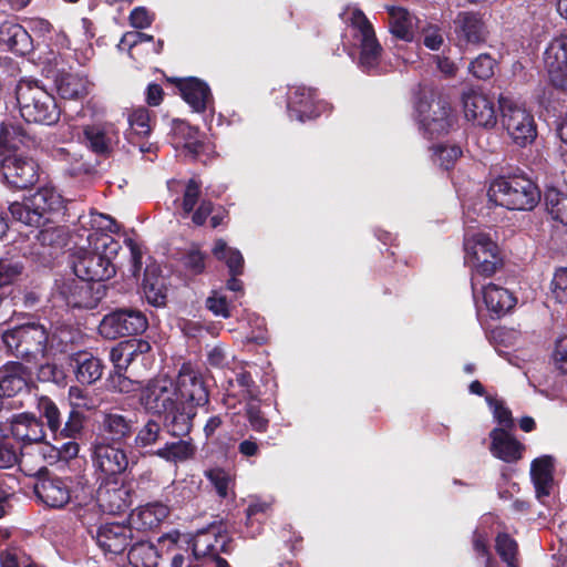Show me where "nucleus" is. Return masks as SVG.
I'll return each instance as SVG.
<instances>
[{"instance_id":"obj_1","label":"nucleus","mask_w":567,"mask_h":567,"mask_svg":"<svg viewBox=\"0 0 567 567\" xmlns=\"http://www.w3.org/2000/svg\"><path fill=\"white\" fill-rule=\"evenodd\" d=\"M89 245L87 249H80L73 256L75 276L94 284L111 279L116 274L114 259L122 248L120 241L112 235H101Z\"/></svg>"},{"instance_id":"obj_2","label":"nucleus","mask_w":567,"mask_h":567,"mask_svg":"<svg viewBox=\"0 0 567 567\" xmlns=\"http://www.w3.org/2000/svg\"><path fill=\"white\" fill-rule=\"evenodd\" d=\"M414 110L419 131L427 140L447 135L457 123L450 101L433 90H420Z\"/></svg>"},{"instance_id":"obj_3","label":"nucleus","mask_w":567,"mask_h":567,"mask_svg":"<svg viewBox=\"0 0 567 567\" xmlns=\"http://www.w3.org/2000/svg\"><path fill=\"white\" fill-rule=\"evenodd\" d=\"M487 196L495 205L508 210H532L540 200V190L525 174H509L495 178Z\"/></svg>"},{"instance_id":"obj_4","label":"nucleus","mask_w":567,"mask_h":567,"mask_svg":"<svg viewBox=\"0 0 567 567\" xmlns=\"http://www.w3.org/2000/svg\"><path fill=\"white\" fill-rule=\"evenodd\" d=\"M21 116L29 123L48 126L59 122L61 107L51 93L38 80L23 78L16 89Z\"/></svg>"},{"instance_id":"obj_5","label":"nucleus","mask_w":567,"mask_h":567,"mask_svg":"<svg viewBox=\"0 0 567 567\" xmlns=\"http://www.w3.org/2000/svg\"><path fill=\"white\" fill-rule=\"evenodd\" d=\"M63 208L62 195L51 186L40 187L23 202L10 204L12 218L27 226L41 227L52 220V215Z\"/></svg>"},{"instance_id":"obj_6","label":"nucleus","mask_w":567,"mask_h":567,"mask_svg":"<svg viewBox=\"0 0 567 567\" xmlns=\"http://www.w3.org/2000/svg\"><path fill=\"white\" fill-rule=\"evenodd\" d=\"M2 342L16 358L28 363L37 362L47 353L49 330L39 322L24 323L6 330Z\"/></svg>"},{"instance_id":"obj_7","label":"nucleus","mask_w":567,"mask_h":567,"mask_svg":"<svg viewBox=\"0 0 567 567\" xmlns=\"http://www.w3.org/2000/svg\"><path fill=\"white\" fill-rule=\"evenodd\" d=\"M464 262L472 270L471 288L476 295V276L492 277L503 266V258L495 241L485 234H477L464 243Z\"/></svg>"},{"instance_id":"obj_8","label":"nucleus","mask_w":567,"mask_h":567,"mask_svg":"<svg viewBox=\"0 0 567 567\" xmlns=\"http://www.w3.org/2000/svg\"><path fill=\"white\" fill-rule=\"evenodd\" d=\"M350 25L357 31L353 38L359 48L358 68L369 75L380 74L383 48L372 23L361 9L355 8L351 13Z\"/></svg>"},{"instance_id":"obj_9","label":"nucleus","mask_w":567,"mask_h":567,"mask_svg":"<svg viewBox=\"0 0 567 567\" xmlns=\"http://www.w3.org/2000/svg\"><path fill=\"white\" fill-rule=\"evenodd\" d=\"M148 327L144 312L132 307L116 308L106 313L99 327V333L109 340L142 334Z\"/></svg>"},{"instance_id":"obj_10","label":"nucleus","mask_w":567,"mask_h":567,"mask_svg":"<svg viewBox=\"0 0 567 567\" xmlns=\"http://www.w3.org/2000/svg\"><path fill=\"white\" fill-rule=\"evenodd\" d=\"M231 538L223 520L213 522L206 528L199 529L193 540L192 551L196 558L210 557L216 567H230L219 554L230 553Z\"/></svg>"},{"instance_id":"obj_11","label":"nucleus","mask_w":567,"mask_h":567,"mask_svg":"<svg viewBox=\"0 0 567 567\" xmlns=\"http://www.w3.org/2000/svg\"><path fill=\"white\" fill-rule=\"evenodd\" d=\"M0 178L12 190L31 188L39 181V164L30 156L8 154L0 159Z\"/></svg>"},{"instance_id":"obj_12","label":"nucleus","mask_w":567,"mask_h":567,"mask_svg":"<svg viewBox=\"0 0 567 567\" xmlns=\"http://www.w3.org/2000/svg\"><path fill=\"white\" fill-rule=\"evenodd\" d=\"M33 485L37 501L50 509H63L72 501V480L50 474L47 467L38 472Z\"/></svg>"},{"instance_id":"obj_13","label":"nucleus","mask_w":567,"mask_h":567,"mask_svg":"<svg viewBox=\"0 0 567 567\" xmlns=\"http://www.w3.org/2000/svg\"><path fill=\"white\" fill-rule=\"evenodd\" d=\"M135 431L136 417L134 415L110 409L100 413L95 441L115 445H128Z\"/></svg>"},{"instance_id":"obj_14","label":"nucleus","mask_w":567,"mask_h":567,"mask_svg":"<svg viewBox=\"0 0 567 567\" xmlns=\"http://www.w3.org/2000/svg\"><path fill=\"white\" fill-rule=\"evenodd\" d=\"M176 401L194 408L209 403V391L202 372L190 361L179 368L175 383Z\"/></svg>"},{"instance_id":"obj_15","label":"nucleus","mask_w":567,"mask_h":567,"mask_svg":"<svg viewBox=\"0 0 567 567\" xmlns=\"http://www.w3.org/2000/svg\"><path fill=\"white\" fill-rule=\"evenodd\" d=\"M502 111V124L513 142L525 147L532 144L537 136L534 116L525 109L499 100Z\"/></svg>"},{"instance_id":"obj_16","label":"nucleus","mask_w":567,"mask_h":567,"mask_svg":"<svg viewBox=\"0 0 567 567\" xmlns=\"http://www.w3.org/2000/svg\"><path fill=\"white\" fill-rule=\"evenodd\" d=\"M32 375V370L21 361H8L0 367V411L9 399L30 394Z\"/></svg>"},{"instance_id":"obj_17","label":"nucleus","mask_w":567,"mask_h":567,"mask_svg":"<svg viewBox=\"0 0 567 567\" xmlns=\"http://www.w3.org/2000/svg\"><path fill=\"white\" fill-rule=\"evenodd\" d=\"M59 296L71 308L94 309L105 296V286L85 279H66L58 287Z\"/></svg>"},{"instance_id":"obj_18","label":"nucleus","mask_w":567,"mask_h":567,"mask_svg":"<svg viewBox=\"0 0 567 567\" xmlns=\"http://www.w3.org/2000/svg\"><path fill=\"white\" fill-rule=\"evenodd\" d=\"M81 143L95 156L109 158L120 143V131L110 122L86 124L82 126Z\"/></svg>"},{"instance_id":"obj_19","label":"nucleus","mask_w":567,"mask_h":567,"mask_svg":"<svg viewBox=\"0 0 567 567\" xmlns=\"http://www.w3.org/2000/svg\"><path fill=\"white\" fill-rule=\"evenodd\" d=\"M464 115L474 125L492 128L497 123V113L493 100L485 93L468 90L462 95Z\"/></svg>"},{"instance_id":"obj_20","label":"nucleus","mask_w":567,"mask_h":567,"mask_svg":"<svg viewBox=\"0 0 567 567\" xmlns=\"http://www.w3.org/2000/svg\"><path fill=\"white\" fill-rule=\"evenodd\" d=\"M544 61L550 84L567 93V35L555 37L547 45Z\"/></svg>"},{"instance_id":"obj_21","label":"nucleus","mask_w":567,"mask_h":567,"mask_svg":"<svg viewBox=\"0 0 567 567\" xmlns=\"http://www.w3.org/2000/svg\"><path fill=\"white\" fill-rule=\"evenodd\" d=\"M322 111L317 90L302 85L292 86L288 92L287 112L291 120L306 122L320 116Z\"/></svg>"},{"instance_id":"obj_22","label":"nucleus","mask_w":567,"mask_h":567,"mask_svg":"<svg viewBox=\"0 0 567 567\" xmlns=\"http://www.w3.org/2000/svg\"><path fill=\"white\" fill-rule=\"evenodd\" d=\"M124 446L95 441L93 446L95 467L105 476H116L124 473L128 466Z\"/></svg>"},{"instance_id":"obj_23","label":"nucleus","mask_w":567,"mask_h":567,"mask_svg":"<svg viewBox=\"0 0 567 567\" xmlns=\"http://www.w3.org/2000/svg\"><path fill=\"white\" fill-rule=\"evenodd\" d=\"M166 81L176 86L182 99L196 113L205 112L213 102L209 85L198 78H166Z\"/></svg>"},{"instance_id":"obj_24","label":"nucleus","mask_w":567,"mask_h":567,"mask_svg":"<svg viewBox=\"0 0 567 567\" xmlns=\"http://www.w3.org/2000/svg\"><path fill=\"white\" fill-rule=\"evenodd\" d=\"M135 539L130 525L109 523L101 525L96 530V543L104 553L120 555L132 546Z\"/></svg>"},{"instance_id":"obj_25","label":"nucleus","mask_w":567,"mask_h":567,"mask_svg":"<svg viewBox=\"0 0 567 567\" xmlns=\"http://www.w3.org/2000/svg\"><path fill=\"white\" fill-rule=\"evenodd\" d=\"M454 31L460 42L481 44L486 41L487 29L480 13L461 11L454 19Z\"/></svg>"},{"instance_id":"obj_26","label":"nucleus","mask_w":567,"mask_h":567,"mask_svg":"<svg viewBox=\"0 0 567 567\" xmlns=\"http://www.w3.org/2000/svg\"><path fill=\"white\" fill-rule=\"evenodd\" d=\"M492 455L505 463H516L523 457L525 445L506 429L494 427L489 433Z\"/></svg>"},{"instance_id":"obj_27","label":"nucleus","mask_w":567,"mask_h":567,"mask_svg":"<svg viewBox=\"0 0 567 567\" xmlns=\"http://www.w3.org/2000/svg\"><path fill=\"white\" fill-rule=\"evenodd\" d=\"M168 514L169 509L165 504L161 502L147 503L132 511L128 525L140 533L151 532L159 527Z\"/></svg>"},{"instance_id":"obj_28","label":"nucleus","mask_w":567,"mask_h":567,"mask_svg":"<svg viewBox=\"0 0 567 567\" xmlns=\"http://www.w3.org/2000/svg\"><path fill=\"white\" fill-rule=\"evenodd\" d=\"M10 430L16 440L25 444L40 443L45 437L43 421L30 412L14 414Z\"/></svg>"},{"instance_id":"obj_29","label":"nucleus","mask_w":567,"mask_h":567,"mask_svg":"<svg viewBox=\"0 0 567 567\" xmlns=\"http://www.w3.org/2000/svg\"><path fill=\"white\" fill-rule=\"evenodd\" d=\"M196 408L176 401L165 413L163 426L174 437L187 436L193 429Z\"/></svg>"},{"instance_id":"obj_30","label":"nucleus","mask_w":567,"mask_h":567,"mask_svg":"<svg viewBox=\"0 0 567 567\" xmlns=\"http://www.w3.org/2000/svg\"><path fill=\"white\" fill-rule=\"evenodd\" d=\"M133 491L122 484L120 486L99 488V513L120 515L132 505Z\"/></svg>"},{"instance_id":"obj_31","label":"nucleus","mask_w":567,"mask_h":567,"mask_svg":"<svg viewBox=\"0 0 567 567\" xmlns=\"http://www.w3.org/2000/svg\"><path fill=\"white\" fill-rule=\"evenodd\" d=\"M53 158L62 164L64 175L72 178L91 176L96 172V165L85 159L83 154L66 147L53 151Z\"/></svg>"},{"instance_id":"obj_32","label":"nucleus","mask_w":567,"mask_h":567,"mask_svg":"<svg viewBox=\"0 0 567 567\" xmlns=\"http://www.w3.org/2000/svg\"><path fill=\"white\" fill-rule=\"evenodd\" d=\"M555 458L551 455H542L530 463V478L535 487L536 497H548L554 483Z\"/></svg>"},{"instance_id":"obj_33","label":"nucleus","mask_w":567,"mask_h":567,"mask_svg":"<svg viewBox=\"0 0 567 567\" xmlns=\"http://www.w3.org/2000/svg\"><path fill=\"white\" fill-rule=\"evenodd\" d=\"M0 43L17 54L24 56L33 50V41L29 32L19 23L4 21L0 25Z\"/></svg>"},{"instance_id":"obj_34","label":"nucleus","mask_w":567,"mask_h":567,"mask_svg":"<svg viewBox=\"0 0 567 567\" xmlns=\"http://www.w3.org/2000/svg\"><path fill=\"white\" fill-rule=\"evenodd\" d=\"M75 379L83 385H91L103 375L104 365L102 360L91 352L80 351L71 357Z\"/></svg>"},{"instance_id":"obj_35","label":"nucleus","mask_w":567,"mask_h":567,"mask_svg":"<svg viewBox=\"0 0 567 567\" xmlns=\"http://www.w3.org/2000/svg\"><path fill=\"white\" fill-rule=\"evenodd\" d=\"M73 511L82 524H91L99 519V495L95 497L91 486L72 489Z\"/></svg>"},{"instance_id":"obj_36","label":"nucleus","mask_w":567,"mask_h":567,"mask_svg":"<svg viewBox=\"0 0 567 567\" xmlns=\"http://www.w3.org/2000/svg\"><path fill=\"white\" fill-rule=\"evenodd\" d=\"M64 419L60 420L56 434H52L56 443L64 439H83L85 435L86 415L74 406H64Z\"/></svg>"},{"instance_id":"obj_37","label":"nucleus","mask_w":567,"mask_h":567,"mask_svg":"<svg viewBox=\"0 0 567 567\" xmlns=\"http://www.w3.org/2000/svg\"><path fill=\"white\" fill-rule=\"evenodd\" d=\"M483 299L487 310L497 318L511 311L517 301L509 290L495 284H488L483 288Z\"/></svg>"},{"instance_id":"obj_38","label":"nucleus","mask_w":567,"mask_h":567,"mask_svg":"<svg viewBox=\"0 0 567 567\" xmlns=\"http://www.w3.org/2000/svg\"><path fill=\"white\" fill-rule=\"evenodd\" d=\"M58 94L63 100H80L89 94V80L80 74L60 72L55 78Z\"/></svg>"},{"instance_id":"obj_39","label":"nucleus","mask_w":567,"mask_h":567,"mask_svg":"<svg viewBox=\"0 0 567 567\" xmlns=\"http://www.w3.org/2000/svg\"><path fill=\"white\" fill-rule=\"evenodd\" d=\"M143 292L148 303L158 307L166 303L165 278L159 274L158 268L146 267L142 281Z\"/></svg>"},{"instance_id":"obj_40","label":"nucleus","mask_w":567,"mask_h":567,"mask_svg":"<svg viewBox=\"0 0 567 567\" xmlns=\"http://www.w3.org/2000/svg\"><path fill=\"white\" fill-rule=\"evenodd\" d=\"M179 440L174 442H165L162 447L154 451V454L162 460L171 463H184L192 460L196 455V446L192 439Z\"/></svg>"},{"instance_id":"obj_41","label":"nucleus","mask_w":567,"mask_h":567,"mask_svg":"<svg viewBox=\"0 0 567 567\" xmlns=\"http://www.w3.org/2000/svg\"><path fill=\"white\" fill-rule=\"evenodd\" d=\"M389 13V29L392 35L405 42H412L414 39L413 21L415 19L406 9L402 7H392Z\"/></svg>"},{"instance_id":"obj_42","label":"nucleus","mask_w":567,"mask_h":567,"mask_svg":"<svg viewBox=\"0 0 567 567\" xmlns=\"http://www.w3.org/2000/svg\"><path fill=\"white\" fill-rule=\"evenodd\" d=\"M131 567H158L155 545L144 537H136L127 554Z\"/></svg>"},{"instance_id":"obj_43","label":"nucleus","mask_w":567,"mask_h":567,"mask_svg":"<svg viewBox=\"0 0 567 567\" xmlns=\"http://www.w3.org/2000/svg\"><path fill=\"white\" fill-rule=\"evenodd\" d=\"M31 140L21 125L2 122L0 124V157L6 156V152L17 151L21 145L29 146Z\"/></svg>"},{"instance_id":"obj_44","label":"nucleus","mask_w":567,"mask_h":567,"mask_svg":"<svg viewBox=\"0 0 567 567\" xmlns=\"http://www.w3.org/2000/svg\"><path fill=\"white\" fill-rule=\"evenodd\" d=\"M31 140L21 125L2 122L0 124V157L6 156V152L17 151L21 145L29 146Z\"/></svg>"},{"instance_id":"obj_45","label":"nucleus","mask_w":567,"mask_h":567,"mask_svg":"<svg viewBox=\"0 0 567 567\" xmlns=\"http://www.w3.org/2000/svg\"><path fill=\"white\" fill-rule=\"evenodd\" d=\"M80 223L82 226H89L92 230L87 236L89 244L101 235H111L117 233L120 229L114 218L96 210H91L87 217H80Z\"/></svg>"},{"instance_id":"obj_46","label":"nucleus","mask_w":567,"mask_h":567,"mask_svg":"<svg viewBox=\"0 0 567 567\" xmlns=\"http://www.w3.org/2000/svg\"><path fill=\"white\" fill-rule=\"evenodd\" d=\"M212 254L217 260L226 264L229 274H244L245 259L241 252L228 246L223 238L215 240Z\"/></svg>"},{"instance_id":"obj_47","label":"nucleus","mask_w":567,"mask_h":567,"mask_svg":"<svg viewBox=\"0 0 567 567\" xmlns=\"http://www.w3.org/2000/svg\"><path fill=\"white\" fill-rule=\"evenodd\" d=\"M162 424L154 417H148L141 427H136L132 437L137 450H146L157 445L163 440Z\"/></svg>"},{"instance_id":"obj_48","label":"nucleus","mask_w":567,"mask_h":567,"mask_svg":"<svg viewBox=\"0 0 567 567\" xmlns=\"http://www.w3.org/2000/svg\"><path fill=\"white\" fill-rule=\"evenodd\" d=\"M176 402L166 386H147L141 395V404L148 410L163 412V414Z\"/></svg>"},{"instance_id":"obj_49","label":"nucleus","mask_w":567,"mask_h":567,"mask_svg":"<svg viewBox=\"0 0 567 567\" xmlns=\"http://www.w3.org/2000/svg\"><path fill=\"white\" fill-rule=\"evenodd\" d=\"M495 551L507 567H520L519 546L508 533H498L495 537Z\"/></svg>"},{"instance_id":"obj_50","label":"nucleus","mask_w":567,"mask_h":567,"mask_svg":"<svg viewBox=\"0 0 567 567\" xmlns=\"http://www.w3.org/2000/svg\"><path fill=\"white\" fill-rule=\"evenodd\" d=\"M208 255L197 244H192L179 257V264L189 276H199L206 271Z\"/></svg>"},{"instance_id":"obj_51","label":"nucleus","mask_w":567,"mask_h":567,"mask_svg":"<svg viewBox=\"0 0 567 567\" xmlns=\"http://www.w3.org/2000/svg\"><path fill=\"white\" fill-rule=\"evenodd\" d=\"M544 200L551 218L567 226V194L556 187H547Z\"/></svg>"},{"instance_id":"obj_52","label":"nucleus","mask_w":567,"mask_h":567,"mask_svg":"<svg viewBox=\"0 0 567 567\" xmlns=\"http://www.w3.org/2000/svg\"><path fill=\"white\" fill-rule=\"evenodd\" d=\"M39 419L45 420V425L52 434H56L60 420L64 419V405L59 408L56 403L49 396H41L38 400Z\"/></svg>"},{"instance_id":"obj_53","label":"nucleus","mask_w":567,"mask_h":567,"mask_svg":"<svg viewBox=\"0 0 567 567\" xmlns=\"http://www.w3.org/2000/svg\"><path fill=\"white\" fill-rule=\"evenodd\" d=\"M128 122L131 125V136L130 142L135 144V137H145L148 136L152 131L151 125V115L147 109L141 107L132 112L128 117Z\"/></svg>"},{"instance_id":"obj_54","label":"nucleus","mask_w":567,"mask_h":567,"mask_svg":"<svg viewBox=\"0 0 567 567\" xmlns=\"http://www.w3.org/2000/svg\"><path fill=\"white\" fill-rule=\"evenodd\" d=\"M485 401L492 409L495 421L499 424V429H506L511 431L514 429L515 423L512 415V411L504 404L502 400H498L492 395H486Z\"/></svg>"},{"instance_id":"obj_55","label":"nucleus","mask_w":567,"mask_h":567,"mask_svg":"<svg viewBox=\"0 0 567 567\" xmlns=\"http://www.w3.org/2000/svg\"><path fill=\"white\" fill-rule=\"evenodd\" d=\"M205 476L214 486L217 495L220 498L228 497L233 478L227 471L220 467H215L207 470L205 472Z\"/></svg>"},{"instance_id":"obj_56","label":"nucleus","mask_w":567,"mask_h":567,"mask_svg":"<svg viewBox=\"0 0 567 567\" xmlns=\"http://www.w3.org/2000/svg\"><path fill=\"white\" fill-rule=\"evenodd\" d=\"M202 195V182L197 178H190L185 185L182 198L183 215L188 216L194 212L195 206L199 203Z\"/></svg>"},{"instance_id":"obj_57","label":"nucleus","mask_w":567,"mask_h":567,"mask_svg":"<svg viewBox=\"0 0 567 567\" xmlns=\"http://www.w3.org/2000/svg\"><path fill=\"white\" fill-rule=\"evenodd\" d=\"M245 416L252 431L265 433L268 430L269 419L258 403L248 402L245 406Z\"/></svg>"},{"instance_id":"obj_58","label":"nucleus","mask_w":567,"mask_h":567,"mask_svg":"<svg viewBox=\"0 0 567 567\" xmlns=\"http://www.w3.org/2000/svg\"><path fill=\"white\" fill-rule=\"evenodd\" d=\"M495 60L487 53L480 54L470 63L468 70L478 80H488L494 75Z\"/></svg>"},{"instance_id":"obj_59","label":"nucleus","mask_w":567,"mask_h":567,"mask_svg":"<svg viewBox=\"0 0 567 567\" xmlns=\"http://www.w3.org/2000/svg\"><path fill=\"white\" fill-rule=\"evenodd\" d=\"M235 382L241 389V395L250 401H257L260 396V388L254 380L251 373L247 370H240L236 373Z\"/></svg>"},{"instance_id":"obj_60","label":"nucleus","mask_w":567,"mask_h":567,"mask_svg":"<svg viewBox=\"0 0 567 567\" xmlns=\"http://www.w3.org/2000/svg\"><path fill=\"white\" fill-rule=\"evenodd\" d=\"M171 133L174 141L182 146L193 141L195 136L200 135L198 127L183 120H173Z\"/></svg>"},{"instance_id":"obj_61","label":"nucleus","mask_w":567,"mask_h":567,"mask_svg":"<svg viewBox=\"0 0 567 567\" xmlns=\"http://www.w3.org/2000/svg\"><path fill=\"white\" fill-rule=\"evenodd\" d=\"M37 378L40 382H52L58 385L64 384L66 380L63 368L54 362L41 364L38 368Z\"/></svg>"},{"instance_id":"obj_62","label":"nucleus","mask_w":567,"mask_h":567,"mask_svg":"<svg viewBox=\"0 0 567 567\" xmlns=\"http://www.w3.org/2000/svg\"><path fill=\"white\" fill-rule=\"evenodd\" d=\"M24 270L20 261L0 259V287L16 282Z\"/></svg>"},{"instance_id":"obj_63","label":"nucleus","mask_w":567,"mask_h":567,"mask_svg":"<svg viewBox=\"0 0 567 567\" xmlns=\"http://www.w3.org/2000/svg\"><path fill=\"white\" fill-rule=\"evenodd\" d=\"M206 308L217 317L225 319L231 317L230 302L221 291H212L210 296L206 299Z\"/></svg>"},{"instance_id":"obj_64","label":"nucleus","mask_w":567,"mask_h":567,"mask_svg":"<svg viewBox=\"0 0 567 567\" xmlns=\"http://www.w3.org/2000/svg\"><path fill=\"white\" fill-rule=\"evenodd\" d=\"M550 289L558 302L567 301V267H560L555 271Z\"/></svg>"}]
</instances>
